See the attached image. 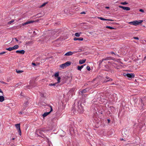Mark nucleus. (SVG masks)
<instances>
[{
    "instance_id": "obj_1",
    "label": "nucleus",
    "mask_w": 146,
    "mask_h": 146,
    "mask_svg": "<svg viewBox=\"0 0 146 146\" xmlns=\"http://www.w3.org/2000/svg\"><path fill=\"white\" fill-rule=\"evenodd\" d=\"M77 111L80 113H82L83 112V108L81 104V102H78V104L77 106Z\"/></svg>"
},
{
    "instance_id": "obj_2",
    "label": "nucleus",
    "mask_w": 146,
    "mask_h": 146,
    "mask_svg": "<svg viewBox=\"0 0 146 146\" xmlns=\"http://www.w3.org/2000/svg\"><path fill=\"white\" fill-rule=\"evenodd\" d=\"M71 64V62H70L68 61L65 63L62 64H61L60 66L61 68L64 69L66 68V67L69 66Z\"/></svg>"
},
{
    "instance_id": "obj_3",
    "label": "nucleus",
    "mask_w": 146,
    "mask_h": 146,
    "mask_svg": "<svg viewBox=\"0 0 146 146\" xmlns=\"http://www.w3.org/2000/svg\"><path fill=\"white\" fill-rule=\"evenodd\" d=\"M124 76L129 78V79H130L133 78L135 77V74L133 73L127 74L124 73L123 74Z\"/></svg>"
},
{
    "instance_id": "obj_4",
    "label": "nucleus",
    "mask_w": 146,
    "mask_h": 146,
    "mask_svg": "<svg viewBox=\"0 0 146 146\" xmlns=\"http://www.w3.org/2000/svg\"><path fill=\"white\" fill-rule=\"evenodd\" d=\"M49 108L50 109V111L49 112L44 113L43 115V116L44 117L47 116L52 111V109L51 106H49Z\"/></svg>"
},
{
    "instance_id": "obj_5",
    "label": "nucleus",
    "mask_w": 146,
    "mask_h": 146,
    "mask_svg": "<svg viewBox=\"0 0 146 146\" xmlns=\"http://www.w3.org/2000/svg\"><path fill=\"white\" fill-rule=\"evenodd\" d=\"M143 22V21L142 20H140L139 21H133L134 23V25L137 26L139 25V24Z\"/></svg>"
},
{
    "instance_id": "obj_6",
    "label": "nucleus",
    "mask_w": 146,
    "mask_h": 146,
    "mask_svg": "<svg viewBox=\"0 0 146 146\" xmlns=\"http://www.w3.org/2000/svg\"><path fill=\"white\" fill-rule=\"evenodd\" d=\"M77 52H76V51H74L73 52H72L71 51H69V52L66 53L65 54V55L67 56H70V55H72L74 53H76Z\"/></svg>"
},
{
    "instance_id": "obj_7",
    "label": "nucleus",
    "mask_w": 146,
    "mask_h": 146,
    "mask_svg": "<svg viewBox=\"0 0 146 146\" xmlns=\"http://www.w3.org/2000/svg\"><path fill=\"white\" fill-rule=\"evenodd\" d=\"M119 7L122 9L124 10H126V11H129L130 9V8L129 7H125L122 6H119Z\"/></svg>"
},
{
    "instance_id": "obj_8",
    "label": "nucleus",
    "mask_w": 146,
    "mask_h": 146,
    "mask_svg": "<svg viewBox=\"0 0 146 146\" xmlns=\"http://www.w3.org/2000/svg\"><path fill=\"white\" fill-rule=\"evenodd\" d=\"M35 22V21H27L25 23H23L22 24L24 26L25 25H27L28 24L32 23L33 22Z\"/></svg>"
},
{
    "instance_id": "obj_9",
    "label": "nucleus",
    "mask_w": 146,
    "mask_h": 146,
    "mask_svg": "<svg viewBox=\"0 0 146 146\" xmlns=\"http://www.w3.org/2000/svg\"><path fill=\"white\" fill-rule=\"evenodd\" d=\"M16 52L17 53H20L22 54H23L25 53V51L23 50H17L16 51Z\"/></svg>"
},
{
    "instance_id": "obj_10",
    "label": "nucleus",
    "mask_w": 146,
    "mask_h": 146,
    "mask_svg": "<svg viewBox=\"0 0 146 146\" xmlns=\"http://www.w3.org/2000/svg\"><path fill=\"white\" fill-rule=\"evenodd\" d=\"M106 82H111L112 81V79L109 77H106L105 79Z\"/></svg>"
},
{
    "instance_id": "obj_11",
    "label": "nucleus",
    "mask_w": 146,
    "mask_h": 146,
    "mask_svg": "<svg viewBox=\"0 0 146 146\" xmlns=\"http://www.w3.org/2000/svg\"><path fill=\"white\" fill-rule=\"evenodd\" d=\"M83 40V38H82V37H80V38H77L75 37L74 38V40L75 41H76V40H80V41H82Z\"/></svg>"
},
{
    "instance_id": "obj_12",
    "label": "nucleus",
    "mask_w": 146,
    "mask_h": 146,
    "mask_svg": "<svg viewBox=\"0 0 146 146\" xmlns=\"http://www.w3.org/2000/svg\"><path fill=\"white\" fill-rule=\"evenodd\" d=\"M74 89L72 88V89L70 90L68 92V94H69L70 95H72L73 94L74 92Z\"/></svg>"
},
{
    "instance_id": "obj_13",
    "label": "nucleus",
    "mask_w": 146,
    "mask_h": 146,
    "mask_svg": "<svg viewBox=\"0 0 146 146\" xmlns=\"http://www.w3.org/2000/svg\"><path fill=\"white\" fill-rule=\"evenodd\" d=\"M98 19L102 20H104V21H113V20H111V19H106L102 17H98Z\"/></svg>"
},
{
    "instance_id": "obj_14",
    "label": "nucleus",
    "mask_w": 146,
    "mask_h": 146,
    "mask_svg": "<svg viewBox=\"0 0 146 146\" xmlns=\"http://www.w3.org/2000/svg\"><path fill=\"white\" fill-rule=\"evenodd\" d=\"M15 125L17 130H19L21 129L20 124H16Z\"/></svg>"
},
{
    "instance_id": "obj_15",
    "label": "nucleus",
    "mask_w": 146,
    "mask_h": 146,
    "mask_svg": "<svg viewBox=\"0 0 146 146\" xmlns=\"http://www.w3.org/2000/svg\"><path fill=\"white\" fill-rule=\"evenodd\" d=\"M85 66V65H82L81 66H78L77 67V69L79 70H81L82 69L83 67L84 66Z\"/></svg>"
},
{
    "instance_id": "obj_16",
    "label": "nucleus",
    "mask_w": 146,
    "mask_h": 146,
    "mask_svg": "<svg viewBox=\"0 0 146 146\" xmlns=\"http://www.w3.org/2000/svg\"><path fill=\"white\" fill-rule=\"evenodd\" d=\"M86 60H80L79 61V64H82L86 62Z\"/></svg>"
},
{
    "instance_id": "obj_17",
    "label": "nucleus",
    "mask_w": 146,
    "mask_h": 146,
    "mask_svg": "<svg viewBox=\"0 0 146 146\" xmlns=\"http://www.w3.org/2000/svg\"><path fill=\"white\" fill-rule=\"evenodd\" d=\"M4 100V98L3 96H0V102H3Z\"/></svg>"
},
{
    "instance_id": "obj_18",
    "label": "nucleus",
    "mask_w": 146,
    "mask_h": 146,
    "mask_svg": "<svg viewBox=\"0 0 146 146\" xmlns=\"http://www.w3.org/2000/svg\"><path fill=\"white\" fill-rule=\"evenodd\" d=\"M13 47V50H15L18 49L19 47V46L18 45H16L14 46Z\"/></svg>"
},
{
    "instance_id": "obj_19",
    "label": "nucleus",
    "mask_w": 146,
    "mask_h": 146,
    "mask_svg": "<svg viewBox=\"0 0 146 146\" xmlns=\"http://www.w3.org/2000/svg\"><path fill=\"white\" fill-rule=\"evenodd\" d=\"M35 83H33V82H32V83H30V85L32 86H28V88H29V89H30V88H32V87H33L34 86H33V84H34Z\"/></svg>"
},
{
    "instance_id": "obj_20",
    "label": "nucleus",
    "mask_w": 146,
    "mask_h": 146,
    "mask_svg": "<svg viewBox=\"0 0 146 146\" xmlns=\"http://www.w3.org/2000/svg\"><path fill=\"white\" fill-rule=\"evenodd\" d=\"M81 34V33H76L75 34V35L77 37H79L80 35V34Z\"/></svg>"
},
{
    "instance_id": "obj_21",
    "label": "nucleus",
    "mask_w": 146,
    "mask_h": 146,
    "mask_svg": "<svg viewBox=\"0 0 146 146\" xmlns=\"http://www.w3.org/2000/svg\"><path fill=\"white\" fill-rule=\"evenodd\" d=\"M6 50H8L9 51H11L13 50V47H9V48H7L6 49Z\"/></svg>"
},
{
    "instance_id": "obj_22",
    "label": "nucleus",
    "mask_w": 146,
    "mask_h": 146,
    "mask_svg": "<svg viewBox=\"0 0 146 146\" xmlns=\"http://www.w3.org/2000/svg\"><path fill=\"white\" fill-rule=\"evenodd\" d=\"M58 83H51L49 84V86H55L56 84Z\"/></svg>"
},
{
    "instance_id": "obj_23",
    "label": "nucleus",
    "mask_w": 146,
    "mask_h": 146,
    "mask_svg": "<svg viewBox=\"0 0 146 146\" xmlns=\"http://www.w3.org/2000/svg\"><path fill=\"white\" fill-rule=\"evenodd\" d=\"M81 92V93L82 94L85 93L87 92L86 89H85L83 90Z\"/></svg>"
},
{
    "instance_id": "obj_24",
    "label": "nucleus",
    "mask_w": 146,
    "mask_h": 146,
    "mask_svg": "<svg viewBox=\"0 0 146 146\" xmlns=\"http://www.w3.org/2000/svg\"><path fill=\"white\" fill-rule=\"evenodd\" d=\"M54 76L56 77V78H57V77H58L59 76V73L58 72H56V73L55 74H54Z\"/></svg>"
},
{
    "instance_id": "obj_25",
    "label": "nucleus",
    "mask_w": 146,
    "mask_h": 146,
    "mask_svg": "<svg viewBox=\"0 0 146 146\" xmlns=\"http://www.w3.org/2000/svg\"><path fill=\"white\" fill-rule=\"evenodd\" d=\"M16 72L17 73L19 74V73H21L23 72V71H22V70H16Z\"/></svg>"
},
{
    "instance_id": "obj_26",
    "label": "nucleus",
    "mask_w": 146,
    "mask_h": 146,
    "mask_svg": "<svg viewBox=\"0 0 146 146\" xmlns=\"http://www.w3.org/2000/svg\"><path fill=\"white\" fill-rule=\"evenodd\" d=\"M106 28H107L110 29H115L113 27H110V26H106Z\"/></svg>"
},
{
    "instance_id": "obj_27",
    "label": "nucleus",
    "mask_w": 146,
    "mask_h": 146,
    "mask_svg": "<svg viewBox=\"0 0 146 146\" xmlns=\"http://www.w3.org/2000/svg\"><path fill=\"white\" fill-rule=\"evenodd\" d=\"M18 130V132L19 133V135L20 136L21 135V129L19 130Z\"/></svg>"
},
{
    "instance_id": "obj_28",
    "label": "nucleus",
    "mask_w": 146,
    "mask_h": 146,
    "mask_svg": "<svg viewBox=\"0 0 146 146\" xmlns=\"http://www.w3.org/2000/svg\"><path fill=\"white\" fill-rule=\"evenodd\" d=\"M128 4V3H127L125 1L123 2H121V4L123 5H125L126 4Z\"/></svg>"
},
{
    "instance_id": "obj_29",
    "label": "nucleus",
    "mask_w": 146,
    "mask_h": 146,
    "mask_svg": "<svg viewBox=\"0 0 146 146\" xmlns=\"http://www.w3.org/2000/svg\"><path fill=\"white\" fill-rule=\"evenodd\" d=\"M47 3H43L42 5H41L40 6V7H42L44 6Z\"/></svg>"
},
{
    "instance_id": "obj_30",
    "label": "nucleus",
    "mask_w": 146,
    "mask_h": 146,
    "mask_svg": "<svg viewBox=\"0 0 146 146\" xmlns=\"http://www.w3.org/2000/svg\"><path fill=\"white\" fill-rule=\"evenodd\" d=\"M107 60V59L106 58H103L102 59V60H100L99 61V62H100V63H101L104 60Z\"/></svg>"
},
{
    "instance_id": "obj_31",
    "label": "nucleus",
    "mask_w": 146,
    "mask_h": 146,
    "mask_svg": "<svg viewBox=\"0 0 146 146\" xmlns=\"http://www.w3.org/2000/svg\"><path fill=\"white\" fill-rule=\"evenodd\" d=\"M57 81H58V82H60V77L58 76L57 77Z\"/></svg>"
},
{
    "instance_id": "obj_32",
    "label": "nucleus",
    "mask_w": 146,
    "mask_h": 146,
    "mask_svg": "<svg viewBox=\"0 0 146 146\" xmlns=\"http://www.w3.org/2000/svg\"><path fill=\"white\" fill-rule=\"evenodd\" d=\"M86 69L89 71H90L91 70L90 67L89 66H87Z\"/></svg>"
},
{
    "instance_id": "obj_33",
    "label": "nucleus",
    "mask_w": 146,
    "mask_h": 146,
    "mask_svg": "<svg viewBox=\"0 0 146 146\" xmlns=\"http://www.w3.org/2000/svg\"><path fill=\"white\" fill-rule=\"evenodd\" d=\"M14 21V20H12L11 21H9L8 22V24H10L12 23H13Z\"/></svg>"
},
{
    "instance_id": "obj_34",
    "label": "nucleus",
    "mask_w": 146,
    "mask_h": 146,
    "mask_svg": "<svg viewBox=\"0 0 146 146\" xmlns=\"http://www.w3.org/2000/svg\"><path fill=\"white\" fill-rule=\"evenodd\" d=\"M129 24H131V25H134V23L133 21H132V22H129Z\"/></svg>"
},
{
    "instance_id": "obj_35",
    "label": "nucleus",
    "mask_w": 146,
    "mask_h": 146,
    "mask_svg": "<svg viewBox=\"0 0 146 146\" xmlns=\"http://www.w3.org/2000/svg\"><path fill=\"white\" fill-rule=\"evenodd\" d=\"M133 38L135 39H136L137 40H138L139 39L138 37H134Z\"/></svg>"
},
{
    "instance_id": "obj_36",
    "label": "nucleus",
    "mask_w": 146,
    "mask_h": 146,
    "mask_svg": "<svg viewBox=\"0 0 146 146\" xmlns=\"http://www.w3.org/2000/svg\"><path fill=\"white\" fill-rule=\"evenodd\" d=\"M139 11L141 12H142L143 13L144 12L143 10V9H140L139 10Z\"/></svg>"
},
{
    "instance_id": "obj_37",
    "label": "nucleus",
    "mask_w": 146,
    "mask_h": 146,
    "mask_svg": "<svg viewBox=\"0 0 146 146\" xmlns=\"http://www.w3.org/2000/svg\"><path fill=\"white\" fill-rule=\"evenodd\" d=\"M40 95L42 97H44V94L42 93H41Z\"/></svg>"
},
{
    "instance_id": "obj_38",
    "label": "nucleus",
    "mask_w": 146,
    "mask_h": 146,
    "mask_svg": "<svg viewBox=\"0 0 146 146\" xmlns=\"http://www.w3.org/2000/svg\"><path fill=\"white\" fill-rule=\"evenodd\" d=\"M6 53L5 52H0V55Z\"/></svg>"
},
{
    "instance_id": "obj_39",
    "label": "nucleus",
    "mask_w": 146,
    "mask_h": 146,
    "mask_svg": "<svg viewBox=\"0 0 146 146\" xmlns=\"http://www.w3.org/2000/svg\"><path fill=\"white\" fill-rule=\"evenodd\" d=\"M37 134H38V133L40 134V133H41V131L39 130H38L37 131Z\"/></svg>"
},
{
    "instance_id": "obj_40",
    "label": "nucleus",
    "mask_w": 146,
    "mask_h": 146,
    "mask_svg": "<svg viewBox=\"0 0 146 146\" xmlns=\"http://www.w3.org/2000/svg\"><path fill=\"white\" fill-rule=\"evenodd\" d=\"M14 39H15V40H16V41L17 42H18V40L17 39V38H13V40Z\"/></svg>"
},
{
    "instance_id": "obj_41",
    "label": "nucleus",
    "mask_w": 146,
    "mask_h": 146,
    "mask_svg": "<svg viewBox=\"0 0 146 146\" xmlns=\"http://www.w3.org/2000/svg\"><path fill=\"white\" fill-rule=\"evenodd\" d=\"M80 14H85L86 13L84 11H83V12H81L80 13Z\"/></svg>"
},
{
    "instance_id": "obj_42",
    "label": "nucleus",
    "mask_w": 146,
    "mask_h": 146,
    "mask_svg": "<svg viewBox=\"0 0 146 146\" xmlns=\"http://www.w3.org/2000/svg\"><path fill=\"white\" fill-rule=\"evenodd\" d=\"M24 96V95H23V94H22V92H21V93L20 95H19V96Z\"/></svg>"
},
{
    "instance_id": "obj_43",
    "label": "nucleus",
    "mask_w": 146,
    "mask_h": 146,
    "mask_svg": "<svg viewBox=\"0 0 146 146\" xmlns=\"http://www.w3.org/2000/svg\"><path fill=\"white\" fill-rule=\"evenodd\" d=\"M32 64L34 66H36V64L34 63H32Z\"/></svg>"
},
{
    "instance_id": "obj_44",
    "label": "nucleus",
    "mask_w": 146,
    "mask_h": 146,
    "mask_svg": "<svg viewBox=\"0 0 146 146\" xmlns=\"http://www.w3.org/2000/svg\"><path fill=\"white\" fill-rule=\"evenodd\" d=\"M98 79V78H95V79H94L93 80V81H96V79Z\"/></svg>"
},
{
    "instance_id": "obj_45",
    "label": "nucleus",
    "mask_w": 146,
    "mask_h": 146,
    "mask_svg": "<svg viewBox=\"0 0 146 146\" xmlns=\"http://www.w3.org/2000/svg\"><path fill=\"white\" fill-rule=\"evenodd\" d=\"M105 8L106 9H109L110 8V7H105Z\"/></svg>"
},
{
    "instance_id": "obj_46",
    "label": "nucleus",
    "mask_w": 146,
    "mask_h": 146,
    "mask_svg": "<svg viewBox=\"0 0 146 146\" xmlns=\"http://www.w3.org/2000/svg\"><path fill=\"white\" fill-rule=\"evenodd\" d=\"M111 53L112 54H114L115 55V54L114 53V52H111Z\"/></svg>"
},
{
    "instance_id": "obj_47",
    "label": "nucleus",
    "mask_w": 146,
    "mask_h": 146,
    "mask_svg": "<svg viewBox=\"0 0 146 146\" xmlns=\"http://www.w3.org/2000/svg\"><path fill=\"white\" fill-rule=\"evenodd\" d=\"M43 80V82L46 81V79H45Z\"/></svg>"
},
{
    "instance_id": "obj_48",
    "label": "nucleus",
    "mask_w": 146,
    "mask_h": 146,
    "mask_svg": "<svg viewBox=\"0 0 146 146\" xmlns=\"http://www.w3.org/2000/svg\"><path fill=\"white\" fill-rule=\"evenodd\" d=\"M79 50H80L79 51H77L78 52H80V51H82V50L81 49H79Z\"/></svg>"
},
{
    "instance_id": "obj_49",
    "label": "nucleus",
    "mask_w": 146,
    "mask_h": 146,
    "mask_svg": "<svg viewBox=\"0 0 146 146\" xmlns=\"http://www.w3.org/2000/svg\"><path fill=\"white\" fill-rule=\"evenodd\" d=\"M39 19H37L35 21L38 22L39 21Z\"/></svg>"
},
{
    "instance_id": "obj_50",
    "label": "nucleus",
    "mask_w": 146,
    "mask_h": 146,
    "mask_svg": "<svg viewBox=\"0 0 146 146\" xmlns=\"http://www.w3.org/2000/svg\"><path fill=\"white\" fill-rule=\"evenodd\" d=\"M0 92L3 93V92L1 91V90L0 89Z\"/></svg>"
},
{
    "instance_id": "obj_51",
    "label": "nucleus",
    "mask_w": 146,
    "mask_h": 146,
    "mask_svg": "<svg viewBox=\"0 0 146 146\" xmlns=\"http://www.w3.org/2000/svg\"><path fill=\"white\" fill-rule=\"evenodd\" d=\"M108 123H110V120L109 119H108Z\"/></svg>"
},
{
    "instance_id": "obj_52",
    "label": "nucleus",
    "mask_w": 146,
    "mask_h": 146,
    "mask_svg": "<svg viewBox=\"0 0 146 146\" xmlns=\"http://www.w3.org/2000/svg\"><path fill=\"white\" fill-rule=\"evenodd\" d=\"M15 138H13L12 139V140H14L15 139Z\"/></svg>"
},
{
    "instance_id": "obj_53",
    "label": "nucleus",
    "mask_w": 146,
    "mask_h": 146,
    "mask_svg": "<svg viewBox=\"0 0 146 146\" xmlns=\"http://www.w3.org/2000/svg\"><path fill=\"white\" fill-rule=\"evenodd\" d=\"M146 56L144 57V60H146Z\"/></svg>"
},
{
    "instance_id": "obj_54",
    "label": "nucleus",
    "mask_w": 146,
    "mask_h": 146,
    "mask_svg": "<svg viewBox=\"0 0 146 146\" xmlns=\"http://www.w3.org/2000/svg\"><path fill=\"white\" fill-rule=\"evenodd\" d=\"M19 113L20 114H22V112H20Z\"/></svg>"
},
{
    "instance_id": "obj_55",
    "label": "nucleus",
    "mask_w": 146,
    "mask_h": 146,
    "mask_svg": "<svg viewBox=\"0 0 146 146\" xmlns=\"http://www.w3.org/2000/svg\"><path fill=\"white\" fill-rule=\"evenodd\" d=\"M141 103H142V100H141Z\"/></svg>"
},
{
    "instance_id": "obj_56",
    "label": "nucleus",
    "mask_w": 146,
    "mask_h": 146,
    "mask_svg": "<svg viewBox=\"0 0 146 146\" xmlns=\"http://www.w3.org/2000/svg\"><path fill=\"white\" fill-rule=\"evenodd\" d=\"M41 17V16H40V15H39V16H38L39 17Z\"/></svg>"
},
{
    "instance_id": "obj_57",
    "label": "nucleus",
    "mask_w": 146,
    "mask_h": 146,
    "mask_svg": "<svg viewBox=\"0 0 146 146\" xmlns=\"http://www.w3.org/2000/svg\"><path fill=\"white\" fill-rule=\"evenodd\" d=\"M41 17V16H40V15H39V16H38L39 17Z\"/></svg>"
},
{
    "instance_id": "obj_58",
    "label": "nucleus",
    "mask_w": 146,
    "mask_h": 146,
    "mask_svg": "<svg viewBox=\"0 0 146 146\" xmlns=\"http://www.w3.org/2000/svg\"><path fill=\"white\" fill-rule=\"evenodd\" d=\"M40 14H37V15H39Z\"/></svg>"
},
{
    "instance_id": "obj_59",
    "label": "nucleus",
    "mask_w": 146,
    "mask_h": 146,
    "mask_svg": "<svg viewBox=\"0 0 146 146\" xmlns=\"http://www.w3.org/2000/svg\"><path fill=\"white\" fill-rule=\"evenodd\" d=\"M21 41H20V42H19V43H21Z\"/></svg>"
},
{
    "instance_id": "obj_60",
    "label": "nucleus",
    "mask_w": 146,
    "mask_h": 146,
    "mask_svg": "<svg viewBox=\"0 0 146 146\" xmlns=\"http://www.w3.org/2000/svg\"><path fill=\"white\" fill-rule=\"evenodd\" d=\"M123 140V139H121V140Z\"/></svg>"
}]
</instances>
